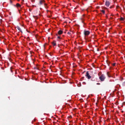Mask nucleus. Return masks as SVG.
Masks as SVG:
<instances>
[{"instance_id":"5","label":"nucleus","mask_w":125,"mask_h":125,"mask_svg":"<svg viewBox=\"0 0 125 125\" xmlns=\"http://www.w3.org/2000/svg\"><path fill=\"white\" fill-rule=\"evenodd\" d=\"M62 33V31L60 30L58 32V34H59L60 35Z\"/></svg>"},{"instance_id":"7","label":"nucleus","mask_w":125,"mask_h":125,"mask_svg":"<svg viewBox=\"0 0 125 125\" xmlns=\"http://www.w3.org/2000/svg\"><path fill=\"white\" fill-rule=\"evenodd\" d=\"M18 29L20 31H21V29L19 27H17Z\"/></svg>"},{"instance_id":"12","label":"nucleus","mask_w":125,"mask_h":125,"mask_svg":"<svg viewBox=\"0 0 125 125\" xmlns=\"http://www.w3.org/2000/svg\"><path fill=\"white\" fill-rule=\"evenodd\" d=\"M109 73L108 72L107 73V75H108V77H110V76H109L108 75V74Z\"/></svg>"},{"instance_id":"1","label":"nucleus","mask_w":125,"mask_h":125,"mask_svg":"<svg viewBox=\"0 0 125 125\" xmlns=\"http://www.w3.org/2000/svg\"><path fill=\"white\" fill-rule=\"evenodd\" d=\"M99 78L100 80L101 81H103L104 80L105 78V77L104 75L102 74L101 75V76L99 77Z\"/></svg>"},{"instance_id":"4","label":"nucleus","mask_w":125,"mask_h":125,"mask_svg":"<svg viewBox=\"0 0 125 125\" xmlns=\"http://www.w3.org/2000/svg\"><path fill=\"white\" fill-rule=\"evenodd\" d=\"M109 3L108 1H106L105 3V5L107 6L108 7L109 5Z\"/></svg>"},{"instance_id":"2","label":"nucleus","mask_w":125,"mask_h":125,"mask_svg":"<svg viewBox=\"0 0 125 125\" xmlns=\"http://www.w3.org/2000/svg\"><path fill=\"white\" fill-rule=\"evenodd\" d=\"M90 33V32L88 31H84V34L85 36H87Z\"/></svg>"},{"instance_id":"11","label":"nucleus","mask_w":125,"mask_h":125,"mask_svg":"<svg viewBox=\"0 0 125 125\" xmlns=\"http://www.w3.org/2000/svg\"><path fill=\"white\" fill-rule=\"evenodd\" d=\"M53 44L54 45H56V43H55L53 42Z\"/></svg>"},{"instance_id":"8","label":"nucleus","mask_w":125,"mask_h":125,"mask_svg":"<svg viewBox=\"0 0 125 125\" xmlns=\"http://www.w3.org/2000/svg\"><path fill=\"white\" fill-rule=\"evenodd\" d=\"M120 20L122 21L124 20V18H122V17H121L120 18Z\"/></svg>"},{"instance_id":"10","label":"nucleus","mask_w":125,"mask_h":125,"mask_svg":"<svg viewBox=\"0 0 125 125\" xmlns=\"http://www.w3.org/2000/svg\"><path fill=\"white\" fill-rule=\"evenodd\" d=\"M102 12L103 13V14H104L105 13V11L104 10H101Z\"/></svg>"},{"instance_id":"13","label":"nucleus","mask_w":125,"mask_h":125,"mask_svg":"<svg viewBox=\"0 0 125 125\" xmlns=\"http://www.w3.org/2000/svg\"><path fill=\"white\" fill-rule=\"evenodd\" d=\"M115 63H114V64H113V66H115Z\"/></svg>"},{"instance_id":"9","label":"nucleus","mask_w":125,"mask_h":125,"mask_svg":"<svg viewBox=\"0 0 125 125\" xmlns=\"http://www.w3.org/2000/svg\"><path fill=\"white\" fill-rule=\"evenodd\" d=\"M72 33V32H68L67 33L68 34H71Z\"/></svg>"},{"instance_id":"3","label":"nucleus","mask_w":125,"mask_h":125,"mask_svg":"<svg viewBox=\"0 0 125 125\" xmlns=\"http://www.w3.org/2000/svg\"><path fill=\"white\" fill-rule=\"evenodd\" d=\"M86 76L87 78L89 79H90L91 78V76L89 75L88 72H87L86 73Z\"/></svg>"},{"instance_id":"14","label":"nucleus","mask_w":125,"mask_h":125,"mask_svg":"<svg viewBox=\"0 0 125 125\" xmlns=\"http://www.w3.org/2000/svg\"><path fill=\"white\" fill-rule=\"evenodd\" d=\"M42 1H41L40 2V3L41 4H42Z\"/></svg>"},{"instance_id":"15","label":"nucleus","mask_w":125,"mask_h":125,"mask_svg":"<svg viewBox=\"0 0 125 125\" xmlns=\"http://www.w3.org/2000/svg\"><path fill=\"white\" fill-rule=\"evenodd\" d=\"M58 38H60V37H58Z\"/></svg>"},{"instance_id":"6","label":"nucleus","mask_w":125,"mask_h":125,"mask_svg":"<svg viewBox=\"0 0 125 125\" xmlns=\"http://www.w3.org/2000/svg\"><path fill=\"white\" fill-rule=\"evenodd\" d=\"M16 6L17 7H20L21 6V5L19 3H17L16 4Z\"/></svg>"}]
</instances>
